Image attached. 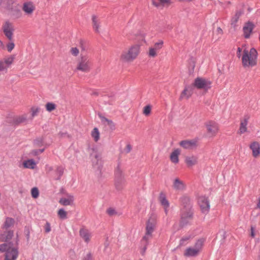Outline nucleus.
Returning a JSON list of instances; mask_svg holds the SVG:
<instances>
[{"instance_id":"obj_33","label":"nucleus","mask_w":260,"mask_h":260,"mask_svg":"<svg viewBox=\"0 0 260 260\" xmlns=\"http://www.w3.org/2000/svg\"><path fill=\"white\" fill-rule=\"evenodd\" d=\"M27 120V115L26 114H23L22 115L16 117L14 120L13 122L16 124H19L20 123L24 122Z\"/></svg>"},{"instance_id":"obj_19","label":"nucleus","mask_w":260,"mask_h":260,"mask_svg":"<svg viewBox=\"0 0 260 260\" xmlns=\"http://www.w3.org/2000/svg\"><path fill=\"white\" fill-rule=\"evenodd\" d=\"M181 203L183 206L181 210H190L191 209V205L190 204V199L186 196H183L180 199Z\"/></svg>"},{"instance_id":"obj_17","label":"nucleus","mask_w":260,"mask_h":260,"mask_svg":"<svg viewBox=\"0 0 260 260\" xmlns=\"http://www.w3.org/2000/svg\"><path fill=\"white\" fill-rule=\"evenodd\" d=\"M193 93V87L192 86H187L182 91L179 99L182 100L184 98H189Z\"/></svg>"},{"instance_id":"obj_2","label":"nucleus","mask_w":260,"mask_h":260,"mask_svg":"<svg viewBox=\"0 0 260 260\" xmlns=\"http://www.w3.org/2000/svg\"><path fill=\"white\" fill-rule=\"evenodd\" d=\"M140 44H135L122 52L120 59L125 62H132L135 60L140 52Z\"/></svg>"},{"instance_id":"obj_10","label":"nucleus","mask_w":260,"mask_h":260,"mask_svg":"<svg viewBox=\"0 0 260 260\" xmlns=\"http://www.w3.org/2000/svg\"><path fill=\"white\" fill-rule=\"evenodd\" d=\"M2 29L7 39L9 41H12L13 39V34L15 30L13 23L9 21H6L3 25Z\"/></svg>"},{"instance_id":"obj_9","label":"nucleus","mask_w":260,"mask_h":260,"mask_svg":"<svg viewBox=\"0 0 260 260\" xmlns=\"http://www.w3.org/2000/svg\"><path fill=\"white\" fill-rule=\"evenodd\" d=\"M207 135L210 137H215L218 132L219 125L213 120H209L205 123Z\"/></svg>"},{"instance_id":"obj_46","label":"nucleus","mask_w":260,"mask_h":260,"mask_svg":"<svg viewBox=\"0 0 260 260\" xmlns=\"http://www.w3.org/2000/svg\"><path fill=\"white\" fill-rule=\"evenodd\" d=\"M191 238L190 236H184L182 238L180 241V245H184L185 244V242L189 240Z\"/></svg>"},{"instance_id":"obj_7","label":"nucleus","mask_w":260,"mask_h":260,"mask_svg":"<svg viewBox=\"0 0 260 260\" xmlns=\"http://www.w3.org/2000/svg\"><path fill=\"white\" fill-rule=\"evenodd\" d=\"M91 63L88 57L81 55L78 59L76 70L84 73L89 72L90 70Z\"/></svg>"},{"instance_id":"obj_15","label":"nucleus","mask_w":260,"mask_h":260,"mask_svg":"<svg viewBox=\"0 0 260 260\" xmlns=\"http://www.w3.org/2000/svg\"><path fill=\"white\" fill-rule=\"evenodd\" d=\"M35 6L31 2H26L23 3L22 9L27 15H31L35 10Z\"/></svg>"},{"instance_id":"obj_40","label":"nucleus","mask_w":260,"mask_h":260,"mask_svg":"<svg viewBox=\"0 0 260 260\" xmlns=\"http://www.w3.org/2000/svg\"><path fill=\"white\" fill-rule=\"evenodd\" d=\"M46 108L48 112H51L55 109L56 105L53 103H47L46 104Z\"/></svg>"},{"instance_id":"obj_21","label":"nucleus","mask_w":260,"mask_h":260,"mask_svg":"<svg viewBox=\"0 0 260 260\" xmlns=\"http://www.w3.org/2000/svg\"><path fill=\"white\" fill-rule=\"evenodd\" d=\"M172 2L171 0H153L152 4L156 7H168Z\"/></svg>"},{"instance_id":"obj_31","label":"nucleus","mask_w":260,"mask_h":260,"mask_svg":"<svg viewBox=\"0 0 260 260\" xmlns=\"http://www.w3.org/2000/svg\"><path fill=\"white\" fill-rule=\"evenodd\" d=\"M23 165L25 168L33 169L36 167V163L32 159H30L24 161Z\"/></svg>"},{"instance_id":"obj_13","label":"nucleus","mask_w":260,"mask_h":260,"mask_svg":"<svg viewBox=\"0 0 260 260\" xmlns=\"http://www.w3.org/2000/svg\"><path fill=\"white\" fill-rule=\"evenodd\" d=\"M198 204L203 213L207 214L210 210L209 201L205 196H201L198 198Z\"/></svg>"},{"instance_id":"obj_27","label":"nucleus","mask_w":260,"mask_h":260,"mask_svg":"<svg viewBox=\"0 0 260 260\" xmlns=\"http://www.w3.org/2000/svg\"><path fill=\"white\" fill-rule=\"evenodd\" d=\"M74 197L72 196H69L68 198H62L59 201V203L63 206L71 205L74 202Z\"/></svg>"},{"instance_id":"obj_25","label":"nucleus","mask_w":260,"mask_h":260,"mask_svg":"<svg viewBox=\"0 0 260 260\" xmlns=\"http://www.w3.org/2000/svg\"><path fill=\"white\" fill-rule=\"evenodd\" d=\"M13 236V232L12 231H5L3 234H0V240L2 241H8Z\"/></svg>"},{"instance_id":"obj_24","label":"nucleus","mask_w":260,"mask_h":260,"mask_svg":"<svg viewBox=\"0 0 260 260\" xmlns=\"http://www.w3.org/2000/svg\"><path fill=\"white\" fill-rule=\"evenodd\" d=\"M13 0H0V7L11 10L13 8Z\"/></svg>"},{"instance_id":"obj_28","label":"nucleus","mask_w":260,"mask_h":260,"mask_svg":"<svg viewBox=\"0 0 260 260\" xmlns=\"http://www.w3.org/2000/svg\"><path fill=\"white\" fill-rule=\"evenodd\" d=\"M180 153V150L179 149L174 150L170 155V159L173 163L177 164L179 161L178 156Z\"/></svg>"},{"instance_id":"obj_32","label":"nucleus","mask_w":260,"mask_h":260,"mask_svg":"<svg viewBox=\"0 0 260 260\" xmlns=\"http://www.w3.org/2000/svg\"><path fill=\"white\" fill-rule=\"evenodd\" d=\"M242 14V12L241 11H236L235 15L232 17L231 19V25L235 27L236 26V23L238 22L240 17Z\"/></svg>"},{"instance_id":"obj_61","label":"nucleus","mask_w":260,"mask_h":260,"mask_svg":"<svg viewBox=\"0 0 260 260\" xmlns=\"http://www.w3.org/2000/svg\"><path fill=\"white\" fill-rule=\"evenodd\" d=\"M257 207L258 208H260V203L258 202V204H257Z\"/></svg>"},{"instance_id":"obj_4","label":"nucleus","mask_w":260,"mask_h":260,"mask_svg":"<svg viewBox=\"0 0 260 260\" xmlns=\"http://www.w3.org/2000/svg\"><path fill=\"white\" fill-rule=\"evenodd\" d=\"M157 223L156 216L151 215L146 222L145 234L142 238L143 241L148 242L152 237V233L154 231Z\"/></svg>"},{"instance_id":"obj_51","label":"nucleus","mask_w":260,"mask_h":260,"mask_svg":"<svg viewBox=\"0 0 260 260\" xmlns=\"http://www.w3.org/2000/svg\"><path fill=\"white\" fill-rule=\"evenodd\" d=\"M107 212L110 215H113L115 213V210L112 208L108 209Z\"/></svg>"},{"instance_id":"obj_36","label":"nucleus","mask_w":260,"mask_h":260,"mask_svg":"<svg viewBox=\"0 0 260 260\" xmlns=\"http://www.w3.org/2000/svg\"><path fill=\"white\" fill-rule=\"evenodd\" d=\"M64 171V169L62 167H57L55 170V174L56 177L55 178L56 180L60 179L61 176L63 175Z\"/></svg>"},{"instance_id":"obj_57","label":"nucleus","mask_w":260,"mask_h":260,"mask_svg":"<svg viewBox=\"0 0 260 260\" xmlns=\"http://www.w3.org/2000/svg\"><path fill=\"white\" fill-rule=\"evenodd\" d=\"M32 153L34 154L37 155L40 154L39 152L38 151V150H34L32 151Z\"/></svg>"},{"instance_id":"obj_12","label":"nucleus","mask_w":260,"mask_h":260,"mask_svg":"<svg viewBox=\"0 0 260 260\" xmlns=\"http://www.w3.org/2000/svg\"><path fill=\"white\" fill-rule=\"evenodd\" d=\"M163 46L164 41L161 40H158V42L154 43L153 46L149 48L148 55L150 57H155Z\"/></svg>"},{"instance_id":"obj_41","label":"nucleus","mask_w":260,"mask_h":260,"mask_svg":"<svg viewBox=\"0 0 260 260\" xmlns=\"http://www.w3.org/2000/svg\"><path fill=\"white\" fill-rule=\"evenodd\" d=\"M151 111V106L150 105H148L145 106L143 108V113L145 116H148Z\"/></svg>"},{"instance_id":"obj_11","label":"nucleus","mask_w":260,"mask_h":260,"mask_svg":"<svg viewBox=\"0 0 260 260\" xmlns=\"http://www.w3.org/2000/svg\"><path fill=\"white\" fill-rule=\"evenodd\" d=\"M193 217L192 210H181L180 224L183 226L189 223Z\"/></svg>"},{"instance_id":"obj_3","label":"nucleus","mask_w":260,"mask_h":260,"mask_svg":"<svg viewBox=\"0 0 260 260\" xmlns=\"http://www.w3.org/2000/svg\"><path fill=\"white\" fill-rule=\"evenodd\" d=\"M0 251L5 252V260H16L18 252L11 243H6L0 245Z\"/></svg>"},{"instance_id":"obj_16","label":"nucleus","mask_w":260,"mask_h":260,"mask_svg":"<svg viewBox=\"0 0 260 260\" xmlns=\"http://www.w3.org/2000/svg\"><path fill=\"white\" fill-rule=\"evenodd\" d=\"M249 116L247 115L244 116L243 119L240 120V125L239 129V133L242 134L246 133L247 131V125L248 124V120L249 119Z\"/></svg>"},{"instance_id":"obj_54","label":"nucleus","mask_w":260,"mask_h":260,"mask_svg":"<svg viewBox=\"0 0 260 260\" xmlns=\"http://www.w3.org/2000/svg\"><path fill=\"white\" fill-rule=\"evenodd\" d=\"M241 49L240 47H239L238 48V51H237V55L238 57H240L241 56Z\"/></svg>"},{"instance_id":"obj_47","label":"nucleus","mask_w":260,"mask_h":260,"mask_svg":"<svg viewBox=\"0 0 260 260\" xmlns=\"http://www.w3.org/2000/svg\"><path fill=\"white\" fill-rule=\"evenodd\" d=\"M71 53L73 55L77 56L78 55L79 51L77 48L73 47L71 49Z\"/></svg>"},{"instance_id":"obj_38","label":"nucleus","mask_w":260,"mask_h":260,"mask_svg":"<svg viewBox=\"0 0 260 260\" xmlns=\"http://www.w3.org/2000/svg\"><path fill=\"white\" fill-rule=\"evenodd\" d=\"M99 116L103 122H106L107 123V124L111 127H114V124L112 120L108 119L104 116H102L101 115H100Z\"/></svg>"},{"instance_id":"obj_60","label":"nucleus","mask_w":260,"mask_h":260,"mask_svg":"<svg viewBox=\"0 0 260 260\" xmlns=\"http://www.w3.org/2000/svg\"><path fill=\"white\" fill-rule=\"evenodd\" d=\"M164 208H165V212L166 214H167L168 212V208L164 207Z\"/></svg>"},{"instance_id":"obj_29","label":"nucleus","mask_w":260,"mask_h":260,"mask_svg":"<svg viewBox=\"0 0 260 260\" xmlns=\"http://www.w3.org/2000/svg\"><path fill=\"white\" fill-rule=\"evenodd\" d=\"M173 187L176 190H183L185 188L183 182L178 178H176L173 182Z\"/></svg>"},{"instance_id":"obj_55","label":"nucleus","mask_w":260,"mask_h":260,"mask_svg":"<svg viewBox=\"0 0 260 260\" xmlns=\"http://www.w3.org/2000/svg\"><path fill=\"white\" fill-rule=\"evenodd\" d=\"M0 48L4 49H5V45L3 42L0 40Z\"/></svg>"},{"instance_id":"obj_59","label":"nucleus","mask_w":260,"mask_h":260,"mask_svg":"<svg viewBox=\"0 0 260 260\" xmlns=\"http://www.w3.org/2000/svg\"><path fill=\"white\" fill-rule=\"evenodd\" d=\"M44 150H45L44 148L40 149L38 150V151L39 152V153L40 154V153H42L44 151Z\"/></svg>"},{"instance_id":"obj_5","label":"nucleus","mask_w":260,"mask_h":260,"mask_svg":"<svg viewBox=\"0 0 260 260\" xmlns=\"http://www.w3.org/2000/svg\"><path fill=\"white\" fill-rule=\"evenodd\" d=\"M204 241V239L198 240L194 246L186 249L184 252V255L186 257H196L198 255L202 250Z\"/></svg>"},{"instance_id":"obj_23","label":"nucleus","mask_w":260,"mask_h":260,"mask_svg":"<svg viewBox=\"0 0 260 260\" xmlns=\"http://www.w3.org/2000/svg\"><path fill=\"white\" fill-rule=\"evenodd\" d=\"M250 148L252 151L253 156L255 157H257L260 153L259 144L256 142H254L250 144Z\"/></svg>"},{"instance_id":"obj_35","label":"nucleus","mask_w":260,"mask_h":260,"mask_svg":"<svg viewBox=\"0 0 260 260\" xmlns=\"http://www.w3.org/2000/svg\"><path fill=\"white\" fill-rule=\"evenodd\" d=\"M91 135L95 142L100 139V133L99 129L96 127H94L91 132Z\"/></svg>"},{"instance_id":"obj_45","label":"nucleus","mask_w":260,"mask_h":260,"mask_svg":"<svg viewBox=\"0 0 260 260\" xmlns=\"http://www.w3.org/2000/svg\"><path fill=\"white\" fill-rule=\"evenodd\" d=\"M15 44L13 42V39L7 45V50L9 52H11L12 50L14 48Z\"/></svg>"},{"instance_id":"obj_58","label":"nucleus","mask_w":260,"mask_h":260,"mask_svg":"<svg viewBox=\"0 0 260 260\" xmlns=\"http://www.w3.org/2000/svg\"><path fill=\"white\" fill-rule=\"evenodd\" d=\"M217 31H218V33L219 34H222V30L221 29V28L220 27H218L217 28Z\"/></svg>"},{"instance_id":"obj_22","label":"nucleus","mask_w":260,"mask_h":260,"mask_svg":"<svg viewBox=\"0 0 260 260\" xmlns=\"http://www.w3.org/2000/svg\"><path fill=\"white\" fill-rule=\"evenodd\" d=\"M79 234L81 237L85 242L88 243L89 242L91 237V233L88 230L83 228L81 229L80 230Z\"/></svg>"},{"instance_id":"obj_14","label":"nucleus","mask_w":260,"mask_h":260,"mask_svg":"<svg viewBox=\"0 0 260 260\" xmlns=\"http://www.w3.org/2000/svg\"><path fill=\"white\" fill-rule=\"evenodd\" d=\"M198 141L196 139L185 140L179 143L180 146L185 149H191L197 146Z\"/></svg>"},{"instance_id":"obj_26","label":"nucleus","mask_w":260,"mask_h":260,"mask_svg":"<svg viewBox=\"0 0 260 260\" xmlns=\"http://www.w3.org/2000/svg\"><path fill=\"white\" fill-rule=\"evenodd\" d=\"M92 23L93 29L96 32H100V22L99 19L95 15L92 16Z\"/></svg>"},{"instance_id":"obj_30","label":"nucleus","mask_w":260,"mask_h":260,"mask_svg":"<svg viewBox=\"0 0 260 260\" xmlns=\"http://www.w3.org/2000/svg\"><path fill=\"white\" fill-rule=\"evenodd\" d=\"M158 200L160 204L164 207L168 208L169 207V202L167 200L166 195L163 192H160L158 197Z\"/></svg>"},{"instance_id":"obj_43","label":"nucleus","mask_w":260,"mask_h":260,"mask_svg":"<svg viewBox=\"0 0 260 260\" xmlns=\"http://www.w3.org/2000/svg\"><path fill=\"white\" fill-rule=\"evenodd\" d=\"M40 111V108L37 107H33L31 108L32 118L37 116Z\"/></svg>"},{"instance_id":"obj_20","label":"nucleus","mask_w":260,"mask_h":260,"mask_svg":"<svg viewBox=\"0 0 260 260\" xmlns=\"http://www.w3.org/2000/svg\"><path fill=\"white\" fill-rule=\"evenodd\" d=\"M185 162L188 167H192L198 163V157L195 155L187 156L185 158Z\"/></svg>"},{"instance_id":"obj_34","label":"nucleus","mask_w":260,"mask_h":260,"mask_svg":"<svg viewBox=\"0 0 260 260\" xmlns=\"http://www.w3.org/2000/svg\"><path fill=\"white\" fill-rule=\"evenodd\" d=\"M14 223V220L13 218H10V217H7L6 219V221L3 225V229L7 230L8 228L12 226V225H13Z\"/></svg>"},{"instance_id":"obj_49","label":"nucleus","mask_w":260,"mask_h":260,"mask_svg":"<svg viewBox=\"0 0 260 260\" xmlns=\"http://www.w3.org/2000/svg\"><path fill=\"white\" fill-rule=\"evenodd\" d=\"M45 231L46 233H49L51 231L50 224L48 222H47L45 224Z\"/></svg>"},{"instance_id":"obj_6","label":"nucleus","mask_w":260,"mask_h":260,"mask_svg":"<svg viewBox=\"0 0 260 260\" xmlns=\"http://www.w3.org/2000/svg\"><path fill=\"white\" fill-rule=\"evenodd\" d=\"M212 82L208 79L203 77L196 78L192 86L197 88L198 89H202L207 92L211 87Z\"/></svg>"},{"instance_id":"obj_1","label":"nucleus","mask_w":260,"mask_h":260,"mask_svg":"<svg viewBox=\"0 0 260 260\" xmlns=\"http://www.w3.org/2000/svg\"><path fill=\"white\" fill-rule=\"evenodd\" d=\"M257 52L255 49L252 48L250 51L244 50L242 57V64L244 67H253L256 64Z\"/></svg>"},{"instance_id":"obj_56","label":"nucleus","mask_w":260,"mask_h":260,"mask_svg":"<svg viewBox=\"0 0 260 260\" xmlns=\"http://www.w3.org/2000/svg\"><path fill=\"white\" fill-rule=\"evenodd\" d=\"M46 168H47V171L48 172L51 171L53 170L52 167H50V166H47Z\"/></svg>"},{"instance_id":"obj_53","label":"nucleus","mask_w":260,"mask_h":260,"mask_svg":"<svg viewBox=\"0 0 260 260\" xmlns=\"http://www.w3.org/2000/svg\"><path fill=\"white\" fill-rule=\"evenodd\" d=\"M254 228L253 226L251 227V236L252 238H254L255 237V233H254Z\"/></svg>"},{"instance_id":"obj_42","label":"nucleus","mask_w":260,"mask_h":260,"mask_svg":"<svg viewBox=\"0 0 260 260\" xmlns=\"http://www.w3.org/2000/svg\"><path fill=\"white\" fill-rule=\"evenodd\" d=\"M31 194L32 198L36 199L39 197V191L37 187H33L31 190Z\"/></svg>"},{"instance_id":"obj_39","label":"nucleus","mask_w":260,"mask_h":260,"mask_svg":"<svg viewBox=\"0 0 260 260\" xmlns=\"http://www.w3.org/2000/svg\"><path fill=\"white\" fill-rule=\"evenodd\" d=\"M99 116L103 122H106L107 123V124L111 127H114V124L112 120L108 119L104 116H102L101 115H100Z\"/></svg>"},{"instance_id":"obj_18","label":"nucleus","mask_w":260,"mask_h":260,"mask_svg":"<svg viewBox=\"0 0 260 260\" xmlns=\"http://www.w3.org/2000/svg\"><path fill=\"white\" fill-rule=\"evenodd\" d=\"M254 25L250 22L246 23L243 27V32L245 38H249L253 28Z\"/></svg>"},{"instance_id":"obj_50","label":"nucleus","mask_w":260,"mask_h":260,"mask_svg":"<svg viewBox=\"0 0 260 260\" xmlns=\"http://www.w3.org/2000/svg\"><path fill=\"white\" fill-rule=\"evenodd\" d=\"M142 241L143 242H144V248H143V249H142V251H141V253H142V254H143H143H144V253H145V251H146V249H147V245H148V242H149V241H148V242H146V241H143L142 240Z\"/></svg>"},{"instance_id":"obj_37","label":"nucleus","mask_w":260,"mask_h":260,"mask_svg":"<svg viewBox=\"0 0 260 260\" xmlns=\"http://www.w3.org/2000/svg\"><path fill=\"white\" fill-rule=\"evenodd\" d=\"M58 216L61 219L67 218V212L63 209H60L58 211Z\"/></svg>"},{"instance_id":"obj_8","label":"nucleus","mask_w":260,"mask_h":260,"mask_svg":"<svg viewBox=\"0 0 260 260\" xmlns=\"http://www.w3.org/2000/svg\"><path fill=\"white\" fill-rule=\"evenodd\" d=\"M125 184V180L123 172L118 166L115 171V186L117 190H121Z\"/></svg>"},{"instance_id":"obj_52","label":"nucleus","mask_w":260,"mask_h":260,"mask_svg":"<svg viewBox=\"0 0 260 260\" xmlns=\"http://www.w3.org/2000/svg\"><path fill=\"white\" fill-rule=\"evenodd\" d=\"M132 149V147L130 144H127L125 148V152L126 153H129Z\"/></svg>"},{"instance_id":"obj_44","label":"nucleus","mask_w":260,"mask_h":260,"mask_svg":"<svg viewBox=\"0 0 260 260\" xmlns=\"http://www.w3.org/2000/svg\"><path fill=\"white\" fill-rule=\"evenodd\" d=\"M44 142L43 138H38L34 141L35 145L37 147H41L43 145Z\"/></svg>"},{"instance_id":"obj_48","label":"nucleus","mask_w":260,"mask_h":260,"mask_svg":"<svg viewBox=\"0 0 260 260\" xmlns=\"http://www.w3.org/2000/svg\"><path fill=\"white\" fill-rule=\"evenodd\" d=\"M91 156L92 157H94L95 159H96L97 161H98L101 157V155L99 153H97L96 152H94L91 154Z\"/></svg>"}]
</instances>
